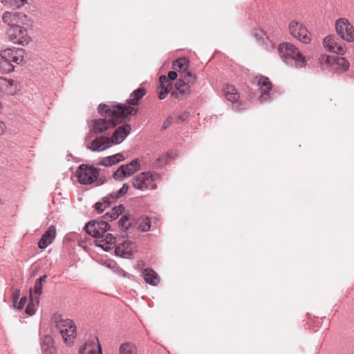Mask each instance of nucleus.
Returning <instances> with one entry per match:
<instances>
[{"instance_id":"1","label":"nucleus","mask_w":354,"mask_h":354,"mask_svg":"<svg viewBox=\"0 0 354 354\" xmlns=\"http://www.w3.org/2000/svg\"><path fill=\"white\" fill-rule=\"evenodd\" d=\"M97 110L98 113L104 116V118L92 120V129L96 133H102L107 129L114 128L118 124L124 120L128 115H134L138 113V109L127 106L123 104H114L111 106L100 104Z\"/></svg>"},{"instance_id":"2","label":"nucleus","mask_w":354,"mask_h":354,"mask_svg":"<svg viewBox=\"0 0 354 354\" xmlns=\"http://www.w3.org/2000/svg\"><path fill=\"white\" fill-rule=\"evenodd\" d=\"M124 210L123 205H119L111 209L110 212H106L102 218L104 220L97 221L93 220L89 221L84 226L86 232L93 237L99 239L103 238L104 234L110 230V225L108 221H111L116 219Z\"/></svg>"},{"instance_id":"3","label":"nucleus","mask_w":354,"mask_h":354,"mask_svg":"<svg viewBox=\"0 0 354 354\" xmlns=\"http://www.w3.org/2000/svg\"><path fill=\"white\" fill-rule=\"evenodd\" d=\"M131 126L125 124L115 130L111 138L106 136H98L95 138L87 148L92 151H102L110 147L113 144H120L130 133Z\"/></svg>"},{"instance_id":"4","label":"nucleus","mask_w":354,"mask_h":354,"mask_svg":"<svg viewBox=\"0 0 354 354\" xmlns=\"http://www.w3.org/2000/svg\"><path fill=\"white\" fill-rule=\"evenodd\" d=\"M278 51L283 61L288 65L301 68L306 64V57L290 43L281 44Z\"/></svg>"},{"instance_id":"5","label":"nucleus","mask_w":354,"mask_h":354,"mask_svg":"<svg viewBox=\"0 0 354 354\" xmlns=\"http://www.w3.org/2000/svg\"><path fill=\"white\" fill-rule=\"evenodd\" d=\"M158 177V174L153 172L145 171L138 174L133 178V187L141 191L153 188V182Z\"/></svg>"},{"instance_id":"6","label":"nucleus","mask_w":354,"mask_h":354,"mask_svg":"<svg viewBox=\"0 0 354 354\" xmlns=\"http://www.w3.org/2000/svg\"><path fill=\"white\" fill-rule=\"evenodd\" d=\"M76 174L80 183L88 185L97 180L99 170L93 166L81 165L77 169Z\"/></svg>"},{"instance_id":"7","label":"nucleus","mask_w":354,"mask_h":354,"mask_svg":"<svg viewBox=\"0 0 354 354\" xmlns=\"http://www.w3.org/2000/svg\"><path fill=\"white\" fill-rule=\"evenodd\" d=\"M127 184H123L122 187L118 191L111 193L109 196L102 198V201L95 204V209L98 213H102L109 205L117 199L123 196L128 191Z\"/></svg>"},{"instance_id":"8","label":"nucleus","mask_w":354,"mask_h":354,"mask_svg":"<svg viewBox=\"0 0 354 354\" xmlns=\"http://www.w3.org/2000/svg\"><path fill=\"white\" fill-rule=\"evenodd\" d=\"M290 34L304 44H308L311 39L306 27L296 20H292L289 24Z\"/></svg>"},{"instance_id":"9","label":"nucleus","mask_w":354,"mask_h":354,"mask_svg":"<svg viewBox=\"0 0 354 354\" xmlns=\"http://www.w3.org/2000/svg\"><path fill=\"white\" fill-rule=\"evenodd\" d=\"M7 34L10 40L13 43L24 45L29 42L30 38L28 37L27 31L20 24L12 26V28H9Z\"/></svg>"},{"instance_id":"10","label":"nucleus","mask_w":354,"mask_h":354,"mask_svg":"<svg viewBox=\"0 0 354 354\" xmlns=\"http://www.w3.org/2000/svg\"><path fill=\"white\" fill-rule=\"evenodd\" d=\"M140 168V162L138 159H134L129 164L121 165L113 173V176L116 180H122L130 176Z\"/></svg>"},{"instance_id":"11","label":"nucleus","mask_w":354,"mask_h":354,"mask_svg":"<svg viewBox=\"0 0 354 354\" xmlns=\"http://www.w3.org/2000/svg\"><path fill=\"white\" fill-rule=\"evenodd\" d=\"M254 82L257 83L262 91V94L259 97L261 102H263L269 97V91L272 89V83L268 77L264 76H257Z\"/></svg>"},{"instance_id":"12","label":"nucleus","mask_w":354,"mask_h":354,"mask_svg":"<svg viewBox=\"0 0 354 354\" xmlns=\"http://www.w3.org/2000/svg\"><path fill=\"white\" fill-rule=\"evenodd\" d=\"M324 45L329 51L338 55H344L346 52L345 47L339 44L335 36L328 35L324 39Z\"/></svg>"},{"instance_id":"13","label":"nucleus","mask_w":354,"mask_h":354,"mask_svg":"<svg viewBox=\"0 0 354 354\" xmlns=\"http://www.w3.org/2000/svg\"><path fill=\"white\" fill-rule=\"evenodd\" d=\"M56 236V230L54 225L48 227L46 232L41 236L38 242V247L40 249H45L48 245L51 244Z\"/></svg>"},{"instance_id":"14","label":"nucleus","mask_w":354,"mask_h":354,"mask_svg":"<svg viewBox=\"0 0 354 354\" xmlns=\"http://www.w3.org/2000/svg\"><path fill=\"white\" fill-rule=\"evenodd\" d=\"M24 17H26V15L20 12H6L2 16V19L10 28H12V26L22 23Z\"/></svg>"},{"instance_id":"15","label":"nucleus","mask_w":354,"mask_h":354,"mask_svg":"<svg viewBox=\"0 0 354 354\" xmlns=\"http://www.w3.org/2000/svg\"><path fill=\"white\" fill-rule=\"evenodd\" d=\"M132 243L129 241H124L115 247V252L116 255L120 257L130 258L132 255Z\"/></svg>"},{"instance_id":"16","label":"nucleus","mask_w":354,"mask_h":354,"mask_svg":"<svg viewBox=\"0 0 354 354\" xmlns=\"http://www.w3.org/2000/svg\"><path fill=\"white\" fill-rule=\"evenodd\" d=\"M159 82L160 90H158V98L163 100L169 92L171 93L172 84L165 75L160 76Z\"/></svg>"},{"instance_id":"17","label":"nucleus","mask_w":354,"mask_h":354,"mask_svg":"<svg viewBox=\"0 0 354 354\" xmlns=\"http://www.w3.org/2000/svg\"><path fill=\"white\" fill-rule=\"evenodd\" d=\"M124 160V157L122 153H116L113 156H107L102 160H101L99 162V165H102L104 167H110L113 165H115L122 160Z\"/></svg>"},{"instance_id":"18","label":"nucleus","mask_w":354,"mask_h":354,"mask_svg":"<svg viewBox=\"0 0 354 354\" xmlns=\"http://www.w3.org/2000/svg\"><path fill=\"white\" fill-rule=\"evenodd\" d=\"M145 94V89L142 87H140L131 93L130 97L127 100V102L128 104L132 106L138 105L139 101Z\"/></svg>"},{"instance_id":"19","label":"nucleus","mask_w":354,"mask_h":354,"mask_svg":"<svg viewBox=\"0 0 354 354\" xmlns=\"http://www.w3.org/2000/svg\"><path fill=\"white\" fill-rule=\"evenodd\" d=\"M62 337L68 346H72L74 343V339L76 337V326L75 325L71 326L70 328H65L64 333H60Z\"/></svg>"},{"instance_id":"20","label":"nucleus","mask_w":354,"mask_h":354,"mask_svg":"<svg viewBox=\"0 0 354 354\" xmlns=\"http://www.w3.org/2000/svg\"><path fill=\"white\" fill-rule=\"evenodd\" d=\"M98 241L101 243L97 244L104 250L109 251L111 249V245L115 243V237L111 233H105L103 238H100Z\"/></svg>"},{"instance_id":"21","label":"nucleus","mask_w":354,"mask_h":354,"mask_svg":"<svg viewBox=\"0 0 354 354\" xmlns=\"http://www.w3.org/2000/svg\"><path fill=\"white\" fill-rule=\"evenodd\" d=\"M142 274L145 281L152 286H156L159 282V277L158 274L151 268H145Z\"/></svg>"},{"instance_id":"22","label":"nucleus","mask_w":354,"mask_h":354,"mask_svg":"<svg viewBox=\"0 0 354 354\" xmlns=\"http://www.w3.org/2000/svg\"><path fill=\"white\" fill-rule=\"evenodd\" d=\"M223 93L226 99L232 102H236L239 98V94L233 85H227L223 88Z\"/></svg>"},{"instance_id":"23","label":"nucleus","mask_w":354,"mask_h":354,"mask_svg":"<svg viewBox=\"0 0 354 354\" xmlns=\"http://www.w3.org/2000/svg\"><path fill=\"white\" fill-rule=\"evenodd\" d=\"M39 298H35L32 295V288L30 289V301L26 308V313L29 315H33L39 306Z\"/></svg>"},{"instance_id":"24","label":"nucleus","mask_w":354,"mask_h":354,"mask_svg":"<svg viewBox=\"0 0 354 354\" xmlns=\"http://www.w3.org/2000/svg\"><path fill=\"white\" fill-rule=\"evenodd\" d=\"M100 344L98 341H91L86 342L84 345L80 348V354H96L97 346Z\"/></svg>"},{"instance_id":"25","label":"nucleus","mask_w":354,"mask_h":354,"mask_svg":"<svg viewBox=\"0 0 354 354\" xmlns=\"http://www.w3.org/2000/svg\"><path fill=\"white\" fill-rule=\"evenodd\" d=\"M175 91H171V95L173 97H178L179 92L180 94H184L189 89V84L182 80H178L175 84Z\"/></svg>"},{"instance_id":"26","label":"nucleus","mask_w":354,"mask_h":354,"mask_svg":"<svg viewBox=\"0 0 354 354\" xmlns=\"http://www.w3.org/2000/svg\"><path fill=\"white\" fill-rule=\"evenodd\" d=\"M327 61L330 63L332 61L339 66L343 71H347L349 68L348 62L344 58L338 56H328Z\"/></svg>"},{"instance_id":"27","label":"nucleus","mask_w":354,"mask_h":354,"mask_svg":"<svg viewBox=\"0 0 354 354\" xmlns=\"http://www.w3.org/2000/svg\"><path fill=\"white\" fill-rule=\"evenodd\" d=\"M55 324L56 328L59 330L60 333H64L65 328H70L75 325L73 320L70 319H55Z\"/></svg>"},{"instance_id":"28","label":"nucleus","mask_w":354,"mask_h":354,"mask_svg":"<svg viewBox=\"0 0 354 354\" xmlns=\"http://www.w3.org/2000/svg\"><path fill=\"white\" fill-rule=\"evenodd\" d=\"M53 339L50 336H45L41 343V350L49 354H53L55 348Z\"/></svg>"},{"instance_id":"29","label":"nucleus","mask_w":354,"mask_h":354,"mask_svg":"<svg viewBox=\"0 0 354 354\" xmlns=\"http://www.w3.org/2000/svg\"><path fill=\"white\" fill-rule=\"evenodd\" d=\"M137 228L142 232H147L150 229L151 221L148 217L140 218L136 223Z\"/></svg>"},{"instance_id":"30","label":"nucleus","mask_w":354,"mask_h":354,"mask_svg":"<svg viewBox=\"0 0 354 354\" xmlns=\"http://www.w3.org/2000/svg\"><path fill=\"white\" fill-rule=\"evenodd\" d=\"M130 218V215L124 214L118 221L119 227L124 230L125 233H127V231L131 225Z\"/></svg>"},{"instance_id":"31","label":"nucleus","mask_w":354,"mask_h":354,"mask_svg":"<svg viewBox=\"0 0 354 354\" xmlns=\"http://www.w3.org/2000/svg\"><path fill=\"white\" fill-rule=\"evenodd\" d=\"M120 354H137L135 346L131 343H124L120 347Z\"/></svg>"},{"instance_id":"32","label":"nucleus","mask_w":354,"mask_h":354,"mask_svg":"<svg viewBox=\"0 0 354 354\" xmlns=\"http://www.w3.org/2000/svg\"><path fill=\"white\" fill-rule=\"evenodd\" d=\"M15 53V49H11V48H7L6 50H1L0 52V59L1 61H5L9 65H12V64H10V59L11 57L13 55V53Z\"/></svg>"},{"instance_id":"33","label":"nucleus","mask_w":354,"mask_h":354,"mask_svg":"<svg viewBox=\"0 0 354 354\" xmlns=\"http://www.w3.org/2000/svg\"><path fill=\"white\" fill-rule=\"evenodd\" d=\"M348 21L346 19H339L337 20L335 26L336 31L339 35L342 37V35L344 33L345 29L347 27V24H348Z\"/></svg>"},{"instance_id":"34","label":"nucleus","mask_w":354,"mask_h":354,"mask_svg":"<svg viewBox=\"0 0 354 354\" xmlns=\"http://www.w3.org/2000/svg\"><path fill=\"white\" fill-rule=\"evenodd\" d=\"M342 38L349 42L354 41V29L350 23L347 24L344 33L342 35Z\"/></svg>"},{"instance_id":"35","label":"nucleus","mask_w":354,"mask_h":354,"mask_svg":"<svg viewBox=\"0 0 354 354\" xmlns=\"http://www.w3.org/2000/svg\"><path fill=\"white\" fill-rule=\"evenodd\" d=\"M24 50L22 48H16L15 53H13L10 59V64L16 63L21 64L24 61Z\"/></svg>"},{"instance_id":"36","label":"nucleus","mask_w":354,"mask_h":354,"mask_svg":"<svg viewBox=\"0 0 354 354\" xmlns=\"http://www.w3.org/2000/svg\"><path fill=\"white\" fill-rule=\"evenodd\" d=\"M1 2L8 5L10 7L16 9L20 8L27 2V0H1Z\"/></svg>"},{"instance_id":"37","label":"nucleus","mask_w":354,"mask_h":354,"mask_svg":"<svg viewBox=\"0 0 354 354\" xmlns=\"http://www.w3.org/2000/svg\"><path fill=\"white\" fill-rule=\"evenodd\" d=\"M188 67V60L185 58H179L173 64V68L175 70L178 68L182 71H186Z\"/></svg>"},{"instance_id":"38","label":"nucleus","mask_w":354,"mask_h":354,"mask_svg":"<svg viewBox=\"0 0 354 354\" xmlns=\"http://www.w3.org/2000/svg\"><path fill=\"white\" fill-rule=\"evenodd\" d=\"M14 71V66L9 65L5 61H1L0 59V73H8Z\"/></svg>"},{"instance_id":"39","label":"nucleus","mask_w":354,"mask_h":354,"mask_svg":"<svg viewBox=\"0 0 354 354\" xmlns=\"http://www.w3.org/2000/svg\"><path fill=\"white\" fill-rule=\"evenodd\" d=\"M32 292L33 297L35 298H36V299H37V297L39 298V296L42 292V283H41L39 281L36 280L35 282V285H34V290H32Z\"/></svg>"},{"instance_id":"40","label":"nucleus","mask_w":354,"mask_h":354,"mask_svg":"<svg viewBox=\"0 0 354 354\" xmlns=\"http://www.w3.org/2000/svg\"><path fill=\"white\" fill-rule=\"evenodd\" d=\"M169 158H172V156H170L169 153H168L167 155H163L162 156L159 157L157 159V162H156L157 165L158 167H162V165H164L165 164L167 163Z\"/></svg>"},{"instance_id":"41","label":"nucleus","mask_w":354,"mask_h":354,"mask_svg":"<svg viewBox=\"0 0 354 354\" xmlns=\"http://www.w3.org/2000/svg\"><path fill=\"white\" fill-rule=\"evenodd\" d=\"M8 83L10 87V93L15 94L19 89V87L15 81L10 80L8 81Z\"/></svg>"},{"instance_id":"42","label":"nucleus","mask_w":354,"mask_h":354,"mask_svg":"<svg viewBox=\"0 0 354 354\" xmlns=\"http://www.w3.org/2000/svg\"><path fill=\"white\" fill-rule=\"evenodd\" d=\"M183 77L185 80L187 82V83L188 84L194 82V77L193 76L192 73L187 70L185 71V74Z\"/></svg>"},{"instance_id":"43","label":"nucleus","mask_w":354,"mask_h":354,"mask_svg":"<svg viewBox=\"0 0 354 354\" xmlns=\"http://www.w3.org/2000/svg\"><path fill=\"white\" fill-rule=\"evenodd\" d=\"M173 122V117L172 116H168L165 121L163 122L162 129H166L169 127V126Z\"/></svg>"},{"instance_id":"44","label":"nucleus","mask_w":354,"mask_h":354,"mask_svg":"<svg viewBox=\"0 0 354 354\" xmlns=\"http://www.w3.org/2000/svg\"><path fill=\"white\" fill-rule=\"evenodd\" d=\"M252 34L254 36V37L258 40H261L263 39V36L264 35L263 32L262 30H254L252 32Z\"/></svg>"},{"instance_id":"45","label":"nucleus","mask_w":354,"mask_h":354,"mask_svg":"<svg viewBox=\"0 0 354 354\" xmlns=\"http://www.w3.org/2000/svg\"><path fill=\"white\" fill-rule=\"evenodd\" d=\"M189 115V113L186 111H184L181 114H180L177 118V122L180 123L181 122L185 121L186 119H187Z\"/></svg>"},{"instance_id":"46","label":"nucleus","mask_w":354,"mask_h":354,"mask_svg":"<svg viewBox=\"0 0 354 354\" xmlns=\"http://www.w3.org/2000/svg\"><path fill=\"white\" fill-rule=\"evenodd\" d=\"M26 301H27V297H25V296L22 297L20 299L19 302L18 303V305H17V309H18V310H21V309H22V308L24 307V306H25V304H26Z\"/></svg>"},{"instance_id":"47","label":"nucleus","mask_w":354,"mask_h":354,"mask_svg":"<svg viewBox=\"0 0 354 354\" xmlns=\"http://www.w3.org/2000/svg\"><path fill=\"white\" fill-rule=\"evenodd\" d=\"M177 73L174 71H171L168 73V77H167L168 79V80H169V82H171V80H174L177 78Z\"/></svg>"},{"instance_id":"48","label":"nucleus","mask_w":354,"mask_h":354,"mask_svg":"<svg viewBox=\"0 0 354 354\" xmlns=\"http://www.w3.org/2000/svg\"><path fill=\"white\" fill-rule=\"evenodd\" d=\"M20 296V290L18 289H15L13 291L12 297L15 298V300H18Z\"/></svg>"},{"instance_id":"49","label":"nucleus","mask_w":354,"mask_h":354,"mask_svg":"<svg viewBox=\"0 0 354 354\" xmlns=\"http://www.w3.org/2000/svg\"><path fill=\"white\" fill-rule=\"evenodd\" d=\"M46 278H47V275L44 274L41 277H40L39 279H37V280L38 281H39L41 283H42L43 282L46 281Z\"/></svg>"},{"instance_id":"50","label":"nucleus","mask_w":354,"mask_h":354,"mask_svg":"<svg viewBox=\"0 0 354 354\" xmlns=\"http://www.w3.org/2000/svg\"><path fill=\"white\" fill-rule=\"evenodd\" d=\"M17 305H18V303H17V300H15V298L12 299V306L17 309Z\"/></svg>"},{"instance_id":"51","label":"nucleus","mask_w":354,"mask_h":354,"mask_svg":"<svg viewBox=\"0 0 354 354\" xmlns=\"http://www.w3.org/2000/svg\"><path fill=\"white\" fill-rule=\"evenodd\" d=\"M97 354H102V350H101V347H100V344H98L97 346Z\"/></svg>"}]
</instances>
